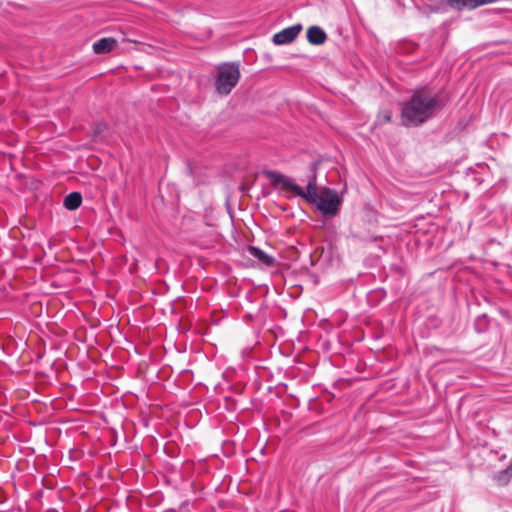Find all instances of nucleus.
<instances>
[{"instance_id": "f257e3e1", "label": "nucleus", "mask_w": 512, "mask_h": 512, "mask_svg": "<svg viewBox=\"0 0 512 512\" xmlns=\"http://www.w3.org/2000/svg\"><path fill=\"white\" fill-rule=\"evenodd\" d=\"M442 108L441 101L429 89H417L404 103L401 112L402 119L405 125L418 126L434 117Z\"/></svg>"}, {"instance_id": "f03ea898", "label": "nucleus", "mask_w": 512, "mask_h": 512, "mask_svg": "<svg viewBox=\"0 0 512 512\" xmlns=\"http://www.w3.org/2000/svg\"><path fill=\"white\" fill-rule=\"evenodd\" d=\"M240 79V69L237 63H223L217 67L215 89L220 95H228Z\"/></svg>"}, {"instance_id": "7ed1b4c3", "label": "nucleus", "mask_w": 512, "mask_h": 512, "mask_svg": "<svg viewBox=\"0 0 512 512\" xmlns=\"http://www.w3.org/2000/svg\"><path fill=\"white\" fill-rule=\"evenodd\" d=\"M267 177L270 179V182L275 187H280L283 190H291L295 195L302 197L309 203H314L316 200H312L309 195H313L316 192V182L315 179L309 181L306 187V191L303 190L299 185L294 183L289 177L276 172V171H268L266 172Z\"/></svg>"}, {"instance_id": "20e7f679", "label": "nucleus", "mask_w": 512, "mask_h": 512, "mask_svg": "<svg viewBox=\"0 0 512 512\" xmlns=\"http://www.w3.org/2000/svg\"><path fill=\"white\" fill-rule=\"evenodd\" d=\"M309 196L316 200L314 203L324 216L332 217L338 214L342 200L336 190L326 188L321 194L313 192V195Z\"/></svg>"}, {"instance_id": "39448f33", "label": "nucleus", "mask_w": 512, "mask_h": 512, "mask_svg": "<svg viewBox=\"0 0 512 512\" xmlns=\"http://www.w3.org/2000/svg\"><path fill=\"white\" fill-rule=\"evenodd\" d=\"M302 30L301 24L287 27L273 35L272 41L276 45H285L293 42Z\"/></svg>"}, {"instance_id": "423d86ee", "label": "nucleus", "mask_w": 512, "mask_h": 512, "mask_svg": "<svg viewBox=\"0 0 512 512\" xmlns=\"http://www.w3.org/2000/svg\"><path fill=\"white\" fill-rule=\"evenodd\" d=\"M247 251L251 256L256 258L266 267H272L276 263V259L273 256L268 255L266 252L256 246H248Z\"/></svg>"}, {"instance_id": "0eeeda50", "label": "nucleus", "mask_w": 512, "mask_h": 512, "mask_svg": "<svg viewBox=\"0 0 512 512\" xmlns=\"http://www.w3.org/2000/svg\"><path fill=\"white\" fill-rule=\"evenodd\" d=\"M117 46L116 39L112 37H104L97 40L93 44V51L95 54H106L111 52Z\"/></svg>"}, {"instance_id": "6e6552de", "label": "nucleus", "mask_w": 512, "mask_h": 512, "mask_svg": "<svg viewBox=\"0 0 512 512\" xmlns=\"http://www.w3.org/2000/svg\"><path fill=\"white\" fill-rule=\"evenodd\" d=\"M307 40L312 45H322L327 40V34L321 27L311 26L307 30Z\"/></svg>"}, {"instance_id": "1a4fd4ad", "label": "nucleus", "mask_w": 512, "mask_h": 512, "mask_svg": "<svg viewBox=\"0 0 512 512\" xmlns=\"http://www.w3.org/2000/svg\"><path fill=\"white\" fill-rule=\"evenodd\" d=\"M82 195L79 192H71L65 196L63 205L67 210L73 211L80 207Z\"/></svg>"}, {"instance_id": "9d476101", "label": "nucleus", "mask_w": 512, "mask_h": 512, "mask_svg": "<svg viewBox=\"0 0 512 512\" xmlns=\"http://www.w3.org/2000/svg\"><path fill=\"white\" fill-rule=\"evenodd\" d=\"M512 477V473L509 471V468L507 467L506 469L500 471L497 475H496V479L497 481L500 483V484H507L510 480V478Z\"/></svg>"}, {"instance_id": "9b49d317", "label": "nucleus", "mask_w": 512, "mask_h": 512, "mask_svg": "<svg viewBox=\"0 0 512 512\" xmlns=\"http://www.w3.org/2000/svg\"><path fill=\"white\" fill-rule=\"evenodd\" d=\"M488 320L485 315L477 317L475 321V328L478 332L484 331L487 328Z\"/></svg>"}, {"instance_id": "f8f14e48", "label": "nucleus", "mask_w": 512, "mask_h": 512, "mask_svg": "<svg viewBox=\"0 0 512 512\" xmlns=\"http://www.w3.org/2000/svg\"><path fill=\"white\" fill-rule=\"evenodd\" d=\"M390 120H391V113L389 111H385V112H383L382 115L378 116L377 123L383 124L386 122H390Z\"/></svg>"}, {"instance_id": "ddd939ff", "label": "nucleus", "mask_w": 512, "mask_h": 512, "mask_svg": "<svg viewBox=\"0 0 512 512\" xmlns=\"http://www.w3.org/2000/svg\"><path fill=\"white\" fill-rule=\"evenodd\" d=\"M509 471L512 473V463L508 466Z\"/></svg>"}]
</instances>
